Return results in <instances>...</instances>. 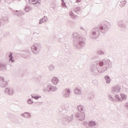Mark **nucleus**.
Returning <instances> with one entry per match:
<instances>
[{"instance_id": "obj_13", "label": "nucleus", "mask_w": 128, "mask_h": 128, "mask_svg": "<svg viewBox=\"0 0 128 128\" xmlns=\"http://www.w3.org/2000/svg\"><path fill=\"white\" fill-rule=\"evenodd\" d=\"M122 5H121V6H124L126 2H122Z\"/></svg>"}, {"instance_id": "obj_15", "label": "nucleus", "mask_w": 128, "mask_h": 128, "mask_svg": "<svg viewBox=\"0 0 128 128\" xmlns=\"http://www.w3.org/2000/svg\"><path fill=\"white\" fill-rule=\"evenodd\" d=\"M42 20H42V19L40 20V24H42Z\"/></svg>"}, {"instance_id": "obj_20", "label": "nucleus", "mask_w": 128, "mask_h": 128, "mask_svg": "<svg viewBox=\"0 0 128 128\" xmlns=\"http://www.w3.org/2000/svg\"><path fill=\"white\" fill-rule=\"evenodd\" d=\"M10 60H12V57H11V58H10Z\"/></svg>"}, {"instance_id": "obj_14", "label": "nucleus", "mask_w": 128, "mask_h": 128, "mask_svg": "<svg viewBox=\"0 0 128 128\" xmlns=\"http://www.w3.org/2000/svg\"><path fill=\"white\" fill-rule=\"evenodd\" d=\"M8 92H9L10 94H12L11 92H12V90H8Z\"/></svg>"}, {"instance_id": "obj_16", "label": "nucleus", "mask_w": 128, "mask_h": 128, "mask_svg": "<svg viewBox=\"0 0 128 128\" xmlns=\"http://www.w3.org/2000/svg\"><path fill=\"white\" fill-rule=\"evenodd\" d=\"M110 80V78H108V82H107V83L108 84Z\"/></svg>"}, {"instance_id": "obj_8", "label": "nucleus", "mask_w": 128, "mask_h": 128, "mask_svg": "<svg viewBox=\"0 0 128 128\" xmlns=\"http://www.w3.org/2000/svg\"><path fill=\"white\" fill-rule=\"evenodd\" d=\"M28 103L29 104H32V100H30V99H29V100H28Z\"/></svg>"}, {"instance_id": "obj_11", "label": "nucleus", "mask_w": 128, "mask_h": 128, "mask_svg": "<svg viewBox=\"0 0 128 128\" xmlns=\"http://www.w3.org/2000/svg\"><path fill=\"white\" fill-rule=\"evenodd\" d=\"M99 65L100 66H104V62H100Z\"/></svg>"}, {"instance_id": "obj_4", "label": "nucleus", "mask_w": 128, "mask_h": 128, "mask_svg": "<svg viewBox=\"0 0 128 128\" xmlns=\"http://www.w3.org/2000/svg\"><path fill=\"white\" fill-rule=\"evenodd\" d=\"M22 116H24V118H26L30 116V114L28 112L24 113V114H22Z\"/></svg>"}, {"instance_id": "obj_19", "label": "nucleus", "mask_w": 128, "mask_h": 128, "mask_svg": "<svg viewBox=\"0 0 128 128\" xmlns=\"http://www.w3.org/2000/svg\"><path fill=\"white\" fill-rule=\"evenodd\" d=\"M108 78V76H106L105 78Z\"/></svg>"}, {"instance_id": "obj_18", "label": "nucleus", "mask_w": 128, "mask_h": 128, "mask_svg": "<svg viewBox=\"0 0 128 128\" xmlns=\"http://www.w3.org/2000/svg\"><path fill=\"white\" fill-rule=\"evenodd\" d=\"M126 108H128V103L126 104Z\"/></svg>"}, {"instance_id": "obj_2", "label": "nucleus", "mask_w": 128, "mask_h": 128, "mask_svg": "<svg viewBox=\"0 0 128 128\" xmlns=\"http://www.w3.org/2000/svg\"><path fill=\"white\" fill-rule=\"evenodd\" d=\"M52 82L54 84H57L58 82V79L56 77H54L52 78Z\"/></svg>"}, {"instance_id": "obj_3", "label": "nucleus", "mask_w": 128, "mask_h": 128, "mask_svg": "<svg viewBox=\"0 0 128 128\" xmlns=\"http://www.w3.org/2000/svg\"><path fill=\"white\" fill-rule=\"evenodd\" d=\"M29 2L32 4H35L38 2V0H29Z\"/></svg>"}, {"instance_id": "obj_7", "label": "nucleus", "mask_w": 128, "mask_h": 128, "mask_svg": "<svg viewBox=\"0 0 128 128\" xmlns=\"http://www.w3.org/2000/svg\"><path fill=\"white\" fill-rule=\"evenodd\" d=\"M121 96H122V100H126V95L124 94H122Z\"/></svg>"}, {"instance_id": "obj_9", "label": "nucleus", "mask_w": 128, "mask_h": 128, "mask_svg": "<svg viewBox=\"0 0 128 128\" xmlns=\"http://www.w3.org/2000/svg\"><path fill=\"white\" fill-rule=\"evenodd\" d=\"M30 10V8L28 7H26L25 8V12H28Z\"/></svg>"}, {"instance_id": "obj_12", "label": "nucleus", "mask_w": 128, "mask_h": 128, "mask_svg": "<svg viewBox=\"0 0 128 128\" xmlns=\"http://www.w3.org/2000/svg\"><path fill=\"white\" fill-rule=\"evenodd\" d=\"M66 92H68V94H70V90L68 89H66Z\"/></svg>"}, {"instance_id": "obj_5", "label": "nucleus", "mask_w": 128, "mask_h": 128, "mask_svg": "<svg viewBox=\"0 0 128 128\" xmlns=\"http://www.w3.org/2000/svg\"><path fill=\"white\" fill-rule=\"evenodd\" d=\"M74 92L76 94H80V89L77 88L74 90Z\"/></svg>"}, {"instance_id": "obj_6", "label": "nucleus", "mask_w": 128, "mask_h": 128, "mask_svg": "<svg viewBox=\"0 0 128 128\" xmlns=\"http://www.w3.org/2000/svg\"><path fill=\"white\" fill-rule=\"evenodd\" d=\"M90 126H96V122H94L91 121L89 123Z\"/></svg>"}, {"instance_id": "obj_1", "label": "nucleus", "mask_w": 128, "mask_h": 128, "mask_svg": "<svg viewBox=\"0 0 128 128\" xmlns=\"http://www.w3.org/2000/svg\"><path fill=\"white\" fill-rule=\"evenodd\" d=\"M86 117V114L84 113H82L79 116V118L80 120H84V118Z\"/></svg>"}, {"instance_id": "obj_17", "label": "nucleus", "mask_w": 128, "mask_h": 128, "mask_svg": "<svg viewBox=\"0 0 128 128\" xmlns=\"http://www.w3.org/2000/svg\"><path fill=\"white\" fill-rule=\"evenodd\" d=\"M82 0H77V2H80Z\"/></svg>"}, {"instance_id": "obj_10", "label": "nucleus", "mask_w": 128, "mask_h": 128, "mask_svg": "<svg viewBox=\"0 0 128 128\" xmlns=\"http://www.w3.org/2000/svg\"><path fill=\"white\" fill-rule=\"evenodd\" d=\"M40 98V96H34L33 97V98H34L35 100H38V98Z\"/></svg>"}]
</instances>
